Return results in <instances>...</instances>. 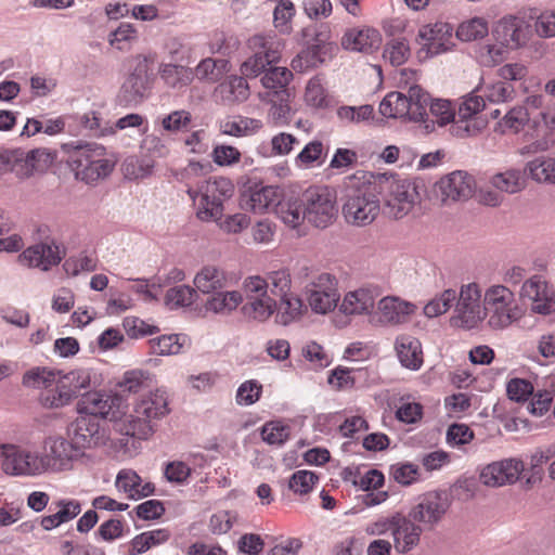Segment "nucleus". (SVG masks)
<instances>
[{
  "label": "nucleus",
  "instance_id": "12",
  "mask_svg": "<svg viewBox=\"0 0 555 555\" xmlns=\"http://www.w3.org/2000/svg\"><path fill=\"white\" fill-rule=\"evenodd\" d=\"M307 221L317 228L330 225L337 214L336 196L326 186H311L302 194Z\"/></svg>",
  "mask_w": 555,
  "mask_h": 555
},
{
  "label": "nucleus",
  "instance_id": "45",
  "mask_svg": "<svg viewBox=\"0 0 555 555\" xmlns=\"http://www.w3.org/2000/svg\"><path fill=\"white\" fill-rule=\"evenodd\" d=\"M228 62L211 57L203 59L193 69V78L201 81L217 82L227 70Z\"/></svg>",
  "mask_w": 555,
  "mask_h": 555
},
{
  "label": "nucleus",
  "instance_id": "43",
  "mask_svg": "<svg viewBox=\"0 0 555 555\" xmlns=\"http://www.w3.org/2000/svg\"><path fill=\"white\" fill-rule=\"evenodd\" d=\"M263 278L268 284L269 294L273 298H280L293 293L292 274L288 269L281 268L279 270L269 271L263 275Z\"/></svg>",
  "mask_w": 555,
  "mask_h": 555
},
{
  "label": "nucleus",
  "instance_id": "39",
  "mask_svg": "<svg viewBox=\"0 0 555 555\" xmlns=\"http://www.w3.org/2000/svg\"><path fill=\"white\" fill-rule=\"evenodd\" d=\"M276 215L288 227L297 228L307 220L302 196L289 197L280 201L276 208Z\"/></svg>",
  "mask_w": 555,
  "mask_h": 555
},
{
  "label": "nucleus",
  "instance_id": "62",
  "mask_svg": "<svg viewBox=\"0 0 555 555\" xmlns=\"http://www.w3.org/2000/svg\"><path fill=\"white\" fill-rule=\"evenodd\" d=\"M324 146L321 141L314 140L309 142L296 156L295 163L299 167H312L315 164L321 165L323 163Z\"/></svg>",
  "mask_w": 555,
  "mask_h": 555
},
{
  "label": "nucleus",
  "instance_id": "1",
  "mask_svg": "<svg viewBox=\"0 0 555 555\" xmlns=\"http://www.w3.org/2000/svg\"><path fill=\"white\" fill-rule=\"evenodd\" d=\"M62 150L68 155L67 163L76 179L88 184L105 179L115 167V160L106 156V149L96 143L68 142Z\"/></svg>",
  "mask_w": 555,
  "mask_h": 555
},
{
  "label": "nucleus",
  "instance_id": "20",
  "mask_svg": "<svg viewBox=\"0 0 555 555\" xmlns=\"http://www.w3.org/2000/svg\"><path fill=\"white\" fill-rule=\"evenodd\" d=\"M67 435L76 451L80 452V456L83 454V450L94 448L104 440L99 418L83 413H80L69 425Z\"/></svg>",
  "mask_w": 555,
  "mask_h": 555
},
{
  "label": "nucleus",
  "instance_id": "21",
  "mask_svg": "<svg viewBox=\"0 0 555 555\" xmlns=\"http://www.w3.org/2000/svg\"><path fill=\"white\" fill-rule=\"evenodd\" d=\"M436 190L443 203L467 201L476 191V181L466 171L456 170L441 178Z\"/></svg>",
  "mask_w": 555,
  "mask_h": 555
},
{
  "label": "nucleus",
  "instance_id": "33",
  "mask_svg": "<svg viewBox=\"0 0 555 555\" xmlns=\"http://www.w3.org/2000/svg\"><path fill=\"white\" fill-rule=\"evenodd\" d=\"M278 190L273 186H256L245 192L241 199V206L255 214L269 211L271 208H278Z\"/></svg>",
  "mask_w": 555,
  "mask_h": 555
},
{
  "label": "nucleus",
  "instance_id": "37",
  "mask_svg": "<svg viewBox=\"0 0 555 555\" xmlns=\"http://www.w3.org/2000/svg\"><path fill=\"white\" fill-rule=\"evenodd\" d=\"M245 78L243 75L230 76L217 87L216 93L223 103H242L248 99L249 86Z\"/></svg>",
  "mask_w": 555,
  "mask_h": 555
},
{
  "label": "nucleus",
  "instance_id": "31",
  "mask_svg": "<svg viewBox=\"0 0 555 555\" xmlns=\"http://www.w3.org/2000/svg\"><path fill=\"white\" fill-rule=\"evenodd\" d=\"M230 282L229 273L222 267L216 264L202 267L193 279L195 289L205 295L225 289Z\"/></svg>",
  "mask_w": 555,
  "mask_h": 555
},
{
  "label": "nucleus",
  "instance_id": "34",
  "mask_svg": "<svg viewBox=\"0 0 555 555\" xmlns=\"http://www.w3.org/2000/svg\"><path fill=\"white\" fill-rule=\"evenodd\" d=\"M395 349L402 366L417 371L423 365L422 344L416 337L399 335L395 341Z\"/></svg>",
  "mask_w": 555,
  "mask_h": 555
},
{
  "label": "nucleus",
  "instance_id": "29",
  "mask_svg": "<svg viewBox=\"0 0 555 555\" xmlns=\"http://www.w3.org/2000/svg\"><path fill=\"white\" fill-rule=\"evenodd\" d=\"M486 107L485 99L476 93H469L463 99L457 109V121L453 129L454 133L460 137L475 135L478 131L475 124L470 119Z\"/></svg>",
  "mask_w": 555,
  "mask_h": 555
},
{
  "label": "nucleus",
  "instance_id": "54",
  "mask_svg": "<svg viewBox=\"0 0 555 555\" xmlns=\"http://www.w3.org/2000/svg\"><path fill=\"white\" fill-rule=\"evenodd\" d=\"M138 40L137 28L129 23H121L115 30L108 35V43L119 50L126 51Z\"/></svg>",
  "mask_w": 555,
  "mask_h": 555
},
{
  "label": "nucleus",
  "instance_id": "16",
  "mask_svg": "<svg viewBox=\"0 0 555 555\" xmlns=\"http://www.w3.org/2000/svg\"><path fill=\"white\" fill-rule=\"evenodd\" d=\"M80 456L72 442L61 436H50L44 439L40 452L43 473H60L70 469L73 462Z\"/></svg>",
  "mask_w": 555,
  "mask_h": 555
},
{
  "label": "nucleus",
  "instance_id": "61",
  "mask_svg": "<svg viewBox=\"0 0 555 555\" xmlns=\"http://www.w3.org/2000/svg\"><path fill=\"white\" fill-rule=\"evenodd\" d=\"M373 106L365 104L361 106H340L337 109V117L346 125L360 124L373 117Z\"/></svg>",
  "mask_w": 555,
  "mask_h": 555
},
{
  "label": "nucleus",
  "instance_id": "22",
  "mask_svg": "<svg viewBox=\"0 0 555 555\" xmlns=\"http://www.w3.org/2000/svg\"><path fill=\"white\" fill-rule=\"evenodd\" d=\"M520 296L531 300V310L540 314L555 312V292L540 275H533L522 283Z\"/></svg>",
  "mask_w": 555,
  "mask_h": 555
},
{
  "label": "nucleus",
  "instance_id": "46",
  "mask_svg": "<svg viewBox=\"0 0 555 555\" xmlns=\"http://www.w3.org/2000/svg\"><path fill=\"white\" fill-rule=\"evenodd\" d=\"M526 169L537 182L555 183V158L537 157L527 164Z\"/></svg>",
  "mask_w": 555,
  "mask_h": 555
},
{
  "label": "nucleus",
  "instance_id": "41",
  "mask_svg": "<svg viewBox=\"0 0 555 555\" xmlns=\"http://www.w3.org/2000/svg\"><path fill=\"white\" fill-rule=\"evenodd\" d=\"M188 340L183 334L160 335L149 340L150 351L155 356L179 354Z\"/></svg>",
  "mask_w": 555,
  "mask_h": 555
},
{
  "label": "nucleus",
  "instance_id": "6",
  "mask_svg": "<svg viewBox=\"0 0 555 555\" xmlns=\"http://www.w3.org/2000/svg\"><path fill=\"white\" fill-rule=\"evenodd\" d=\"M380 211V201L370 184L348 188L343 204L345 220L353 225L372 223Z\"/></svg>",
  "mask_w": 555,
  "mask_h": 555
},
{
  "label": "nucleus",
  "instance_id": "18",
  "mask_svg": "<svg viewBox=\"0 0 555 555\" xmlns=\"http://www.w3.org/2000/svg\"><path fill=\"white\" fill-rule=\"evenodd\" d=\"M417 38L423 42L417 52L418 57H431L449 51L454 46L453 27L444 22L422 26Z\"/></svg>",
  "mask_w": 555,
  "mask_h": 555
},
{
  "label": "nucleus",
  "instance_id": "32",
  "mask_svg": "<svg viewBox=\"0 0 555 555\" xmlns=\"http://www.w3.org/2000/svg\"><path fill=\"white\" fill-rule=\"evenodd\" d=\"M293 78V73L284 66H270L261 77V85L266 92L259 93V99L266 101L270 96H284L291 94L287 86Z\"/></svg>",
  "mask_w": 555,
  "mask_h": 555
},
{
  "label": "nucleus",
  "instance_id": "52",
  "mask_svg": "<svg viewBox=\"0 0 555 555\" xmlns=\"http://www.w3.org/2000/svg\"><path fill=\"white\" fill-rule=\"evenodd\" d=\"M291 94L284 96H270L266 101L271 102L272 105L268 113L269 121L274 126H286L292 119V109L288 104Z\"/></svg>",
  "mask_w": 555,
  "mask_h": 555
},
{
  "label": "nucleus",
  "instance_id": "2",
  "mask_svg": "<svg viewBox=\"0 0 555 555\" xmlns=\"http://www.w3.org/2000/svg\"><path fill=\"white\" fill-rule=\"evenodd\" d=\"M430 94L420 85L409 86L408 94L397 91L388 93L379 103V113L387 118H400L420 124L425 133L434 132V124L426 117Z\"/></svg>",
  "mask_w": 555,
  "mask_h": 555
},
{
  "label": "nucleus",
  "instance_id": "60",
  "mask_svg": "<svg viewBox=\"0 0 555 555\" xmlns=\"http://www.w3.org/2000/svg\"><path fill=\"white\" fill-rule=\"evenodd\" d=\"M514 88L505 81H496L483 88L485 103L500 104L511 101L514 98Z\"/></svg>",
  "mask_w": 555,
  "mask_h": 555
},
{
  "label": "nucleus",
  "instance_id": "64",
  "mask_svg": "<svg viewBox=\"0 0 555 555\" xmlns=\"http://www.w3.org/2000/svg\"><path fill=\"white\" fill-rule=\"evenodd\" d=\"M262 393V385L256 379H249L242 383L235 395V401L238 405L248 406L256 403Z\"/></svg>",
  "mask_w": 555,
  "mask_h": 555
},
{
  "label": "nucleus",
  "instance_id": "35",
  "mask_svg": "<svg viewBox=\"0 0 555 555\" xmlns=\"http://www.w3.org/2000/svg\"><path fill=\"white\" fill-rule=\"evenodd\" d=\"M275 322L283 326L299 321L306 312L302 299L294 293L275 299Z\"/></svg>",
  "mask_w": 555,
  "mask_h": 555
},
{
  "label": "nucleus",
  "instance_id": "24",
  "mask_svg": "<svg viewBox=\"0 0 555 555\" xmlns=\"http://www.w3.org/2000/svg\"><path fill=\"white\" fill-rule=\"evenodd\" d=\"M133 68L120 89V96L127 104L140 101L149 85V56L139 54L133 57Z\"/></svg>",
  "mask_w": 555,
  "mask_h": 555
},
{
  "label": "nucleus",
  "instance_id": "17",
  "mask_svg": "<svg viewBox=\"0 0 555 555\" xmlns=\"http://www.w3.org/2000/svg\"><path fill=\"white\" fill-rule=\"evenodd\" d=\"M449 506L446 492L430 491L418 498L408 515L424 529L430 530L441 521Z\"/></svg>",
  "mask_w": 555,
  "mask_h": 555
},
{
  "label": "nucleus",
  "instance_id": "30",
  "mask_svg": "<svg viewBox=\"0 0 555 555\" xmlns=\"http://www.w3.org/2000/svg\"><path fill=\"white\" fill-rule=\"evenodd\" d=\"M393 542L397 551L405 553L415 547L423 531V527L411 519L409 515L395 514Z\"/></svg>",
  "mask_w": 555,
  "mask_h": 555
},
{
  "label": "nucleus",
  "instance_id": "55",
  "mask_svg": "<svg viewBox=\"0 0 555 555\" xmlns=\"http://www.w3.org/2000/svg\"><path fill=\"white\" fill-rule=\"evenodd\" d=\"M211 171V165L207 160H190L185 167L176 172V179L184 183L188 188L196 179L207 176Z\"/></svg>",
  "mask_w": 555,
  "mask_h": 555
},
{
  "label": "nucleus",
  "instance_id": "14",
  "mask_svg": "<svg viewBox=\"0 0 555 555\" xmlns=\"http://www.w3.org/2000/svg\"><path fill=\"white\" fill-rule=\"evenodd\" d=\"M417 307L398 296H385L376 300L375 310L371 314V325L379 327H397L411 321Z\"/></svg>",
  "mask_w": 555,
  "mask_h": 555
},
{
  "label": "nucleus",
  "instance_id": "44",
  "mask_svg": "<svg viewBox=\"0 0 555 555\" xmlns=\"http://www.w3.org/2000/svg\"><path fill=\"white\" fill-rule=\"evenodd\" d=\"M59 380L73 398L78 397L81 390L90 387L91 374L89 370L77 369L66 374L59 372Z\"/></svg>",
  "mask_w": 555,
  "mask_h": 555
},
{
  "label": "nucleus",
  "instance_id": "27",
  "mask_svg": "<svg viewBox=\"0 0 555 555\" xmlns=\"http://www.w3.org/2000/svg\"><path fill=\"white\" fill-rule=\"evenodd\" d=\"M120 405V399L106 392H88L78 402V412L85 415L115 418Z\"/></svg>",
  "mask_w": 555,
  "mask_h": 555
},
{
  "label": "nucleus",
  "instance_id": "28",
  "mask_svg": "<svg viewBox=\"0 0 555 555\" xmlns=\"http://www.w3.org/2000/svg\"><path fill=\"white\" fill-rule=\"evenodd\" d=\"M380 44V33L369 26L351 28L345 33L341 39L344 49L366 54L376 51Z\"/></svg>",
  "mask_w": 555,
  "mask_h": 555
},
{
  "label": "nucleus",
  "instance_id": "36",
  "mask_svg": "<svg viewBox=\"0 0 555 555\" xmlns=\"http://www.w3.org/2000/svg\"><path fill=\"white\" fill-rule=\"evenodd\" d=\"M243 304L240 291H218L206 300L204 308L207 312L219 315H229Z\"/></svg>",
  "mask_w": 555,
  "mask_h": 555
},
{
  "label": "nucleus",
  "instance_id": "49",
  "mask_svg": "<svg viewBox=\"0 0 555 555\" xmlns=\"http://www.w3.org/2000/svg\"><path fill=\"white\" fill-rule=\"evenodd\" d=\"M59 380V372L47 367H35L24 374L23 384L27 387L48 390Z\"/></svg>",
  "mask_w": 555,
  "mask_h": 555
},
{
  "label": "nucleus",
  "instance_id": "3",
  "mask_svg": "<svg viewBox=\"0 0 555 555\" xmlns=\"http://www.w3.org/2000/svg\"><path fill=\"white\" fill-rule=\"evenodd\" d=\"M234 185L230 179L219 177L203 181L197 188L189 186L186 194L196 207V216L202 221H217L223 212V202L230 198Z\"/></svg>",
  "mask_w": 555,
  "mask_h": 555
},
{
  "label": "nucleus",
  "instance_id": "53",
  "mask_svg": "<svg viewBox=\"0 0 555 555\" xmlns=\"http://www.w3.org/2000/svg\"><path fill=\"white\" fill-rule=\"evenodd\" d=\"M74 398L65 388H63L60 380L53 387L44 390L39 396L40 404L46 409H60L68 405Z\"/></svg>",
  "mask_w": 555,
  "mask_h": 555
},
{
  "label": "nucleus",
  "instance_id": "57",
  "mask_svg": "<svg viewBox=\"0 0 555 555\" xmlns=\"http://www.w3.org/2000/svg\"><path fill=\"white\" fill-rule=\"evenodd\" d=\"M291 428L280 421L266 423L261 429L263 441L271 446H283L289 438Z\"/></svg>",
  "mask_w": 555,
  "mask_h": 555
},
{
  "label": "nucleus",
  "instance_id": "9",
  "mask_svg": "<svg viewBox=\"0 0 555 555\" xmlns=\"http://www.w3.org/2000/svg\"><path fill=\"white\" fill-rule=\"evenodd\" d=\"M168 399L163 390H156L143 397L134 408L129 421L127 435L138 439H147L153 433L152 421L168 414Z\"/></svg>",
  "mask_w": 555,
  "mask_h": 555
},
{
  "label": "nucleus",
  "instance_id": "42",
  "mask_svg": "<svg viewBox=\"0 0 555 555\" xmlns=\"http://www.w3.org/2000/svg\"><path fill=\"white\" fill-rule=\"evenodd\" d=\"M490 183L500 192L515 194L525 189L526 179L519 169L511 168L493 175Z\"/></svg>",
  "mask_w": 555,
  "mask_h": 555
},
{
  "label": "nucleus",
  "instance_id": "7",
  "mask_svg": "<svg viewBox=\"0 0 555 555\" xmlns=\"http://www.w3.org/2000/svg\"><path fill=\"white\" fill-rule=\"evenodd\" d=\"M56 157L55 152L39 147L30 151L22 149L0 152V170L12 171L20 178H28L35 171L48 169Z\"/></svg>",
  "mask_w": 555,
  "mask_h": 555
},
{
  "label": "nucleus",
  "instance_id": "51",
  "mask_svg": "<svg viewBox=\"0 0 555 555\" xmlns=\"http://www.w3.org/2000/svg\"><path fill=\"white\" fill-rule=\"evenodd\" d=\"M411 55L409 41L405 38H393L389 40L384 49L383 57L392 66L404 64Z\"/></svg>",
  "mask_w": 555,
  "mask_h": 555
},
{
  "label": "nucleus",
  "instance_id": "11",
  "mask_svg": "<svg viewBox=\"0 0 555 555\" xmlns=\"http://www.w3.org/2000/svg\"><path fill=\"white\" fill-rule=\"evenodd\" d=\"M451 324L464 330L477 328L485 321L483 296L480 286L473 282L461 286Z\"/></svg>",
  "mask_w": 555,
  "mask_h": 555
},
{
  "label": "nucleus",
  "instance_id": "50",
  "mask_svg": "<svg viewBox=\"0 0 555 555\" xmlns=\"http://www.w3.org/2000/svg\"><path fill=\"white\" fill-rule=\"evenodd\" d=\"M488 33V22L482 17H473L459 25L456 37L461 41L470 42L485 38Z\"/></svg>",
  "mask_w": 555,
  "mask_h": 555
},
{
  "label": "nucleus",
  "instance_id": "4",
  "mask_svg": "<svg viewBox=\"0 0 555 555\" xmlns=\"http://www.w3.org/2000/svg\"><path fill=\"white\" fill-rule=\"evenodd\" d=\"M485 320L491 330H504L518 318V307L509 287L495 284L483 293Z\"/></svg>",
  "mask_w": 555,
  "mask_h": 555
},
{
  "label": "nucleus",
  "instance_id": "13",
  "mask_svg": "<svg viewBox=\"0 0 555 555\" xmlns=\"http://www.w3.org/2000/svg\"><path fill=\"white\" fill-rule=\"evenodd\" d=\"M1 466L11 476H41L43 467L40 452L15 444H3L0 448Z\"/></svg>",
  "mask_w": 555,
  "mask_h": 555
},
{
  "label": "nucleus",
  "instance_id": "58",
  "mask_svg": "<svg viewBox=\"0 0 555 555\" xmlns=\"http://www.w3.org/2000/svg\"><path fill=\"white\" fill-rule=\"evenodd\" d=\"M506 57L505 47L500 44H482L476 50L478 63L485 67H494Z\"/></svg>",
  "mask_w": 555,
  "mask_h": 555
},
{
  "label": "nucleus",
  "instance_id": "25",
  "mask_svg": "<svg viewBox=\"0 0 555 555\" xmlns=\"http://www.w3.org/2000/svg\"><path fill=\"white\" fill-rule=\"evenodd\" d=\"M378 297L376 287H359L345 294L338 306L339 311L345 315H366L371 324V314Z\"/></svg>",
  "mask_w": 555,
  "mask_h": 555
},
{
  "label": "nucleus",
  "instance_id": "59",
  "mask_svg": "<svg viewBox=\"0 0 555 555\" xmlns=\"http://www.w3.org/2000/svg\"><path fill=\"white\" fill-rule=\"evenodd\" d=\"M80 124L94 137H106L114 134L113 125L109 121L104 120L96 112H89L83 114L80 118Z\"/></svg>",
  "mask_w": 555,
  "mask_h": 555
},
{
  "label": "nucleus",
  "instance_id": "47",
  "mask_svg": "<svg viewBox=\"0 0 555 555\" xmlns=\"http://www.w3.org/2000/svg\"><path fill=\"white\" fill-rule=\"evenodd\" d=\"M544 386L545 388L538 390L528 404L529 412L534 416L544 415L550 410L555 397V378L547 377Z\"/></svg>",
  "mask_w": 555,
  "mask_h": 555
},
{
  "label": "nucleus",
  "instance_id": "19",
  "mask_svg": "<svg viewBox=\"0 0 555 555\" xmlns=\"http://www.w3.org/2000/svg\"><path fill=\"white\" fill-rule=\"evenodd\" d=\"M524 470L525 464L520 459L509 457L486 465L479 479L486 487L499 488L516 483Z\"/></svg>",
  "mask_w": 555,
  "mask_h": 555
},
{
  "label": "nucleus",
  "instance_id": "26",
  "mask_svg": "<svg viewBox=\"0 0 555 555\" xmlns=\"http://www.w3.org/2000/svg\"><path fill=\"white\" fill-rule=\"evenodd\" d=\"M493 36L505 48L518 49L527 42V27L521 17L506 15L498 21Z\"/></svg>",
  "mask_w": 555,
  "mask_h": 555
},
{
  "label": "nucleus",
  "instance_id": "40",
  "mask_svg": "<svg viewBox=\"0 0 555 555\" xmlns=\"http://www.w3.org/2000/svg\"><path fill=\"white\" fill-rule=\"evenodd\" d=\"M455 108L449 100L433 99L428 101L426 107V117L434 124V131L436 127H444L446 125L455 120Z\"/></svg>",
  "mask_w": 555,
  "mask_h": 555
},
{
  "label": "nucleus",
  "instance_id": "10",
  "mask_svg": "<svg viewBox=\"0 0 555 555\" xmlns=\"http://www.w3.org/2000/svg\"><path fill=\"white\" fill-rule=\"evenodd\" d=\"M248 48L251 55L241 65V74L255 78L280 61L283 44L273 36L255 35L249 38Z\"/></svg>",
  "mask_w": 555,
  "mask_h": 555
},
{
  "label": "nucleus",
  "instance_id": "8",
  "mask_svg": "<svg viewBox=\"0 0 555 555\" xmlns=\"http://www.w3.org/2000/svg\"><path fill=\"white\" fill-rule=\"evenodd\" d=\"M420 184L412 179H387L383 188L384 210L393 219L406 216L420 203Z\"/></svg>",
  "mask_w": 555,
  "mask_h": 555
},
{
  "label": "nucleus",
  "instance_id": "63",
  "mask_svg": "<svg viewBox=\"0 0 555 555\" xmlns=\"http://www.w3.org/2000/svg\"><path fill=\"white\" fill-rule=\"evenodd\" d=\"M319 481V477L317 474L310 470H297L295 472L289 480L288 488L295 494H307L312 491L314 485Z\"/></svg>",
  "mask_w": 555,
  "mask_h": 555
},
{
  "label": "nucleus",
  "instance_id": "15",
  "mask_svg": "<svg viewBox=\"0 0 555 555\" xmlns=\"http://www.w3.org/2000/svg\"><path fill=\"white\" fill-rule=\"evenodd\" d=\"M306 298L311 310L317 314H327L337 306L340 298L338 281L330 273L314 276L305 288Z\"/></svg>",
  "mask_w": 555,
  "mask_h": 555
},
{
  "label": "nucleus",
  "instance_id": "38",
  "mask_svg": "<svg viewBox=\"0 0 555 555\" xmlns=\"http://www.w3.org/2000/svg\"><path fill=\"white\" fill-rule=\"evenodd\" d=\"M158 74L164 83L172 89H182L193 81V68L176 63H162Z\"/></svg>",
  "mask_w": 555,
  "mask_h": 555
},
{
  "label": "nucleus",
  "instance_id": "5",
  "mask_svg": "<svg viewBox=\"0 0 555 555\" xmlns=\"http://www.w3.org/2000/svg\"><path fill=\"white\" fill-rule=\"evenodd\" d=\"M240 292L245 300L241 311L247 320L263 323L274 314L275 298L270 296L263 275L246 276Z\"/></svg>",
  "mask_w": 555,
  "mask_h": 555
},
{
  "label": "nucleus",
  "instance_id": "48",
  "mask_svg": "<svg viewBox=\"0 0 555 555\" xmlns=\"http://www.w3.org/2000/svg\"><path fill=\"white\" fill-rule=\"evenodd\" d=\"M153 383V375L143 370L127 371L118 386L121 391L129 393H137L143 389L151 387Z\"/></svg>",
  "mask_w": 555,
  "mask_h": 555
},
{
  "label": "nucleus",
  "instance_id": "56",
  "mask_svg": "<svg viewBox=\"0 0 555 555\" xmlns=\"http://www.w3.org/2000/svg\"><path fill=\"white\" fill-rule=\"evenodd\" d=\"M195 297V288L189 285H178L166 292L165 302L170 309L188 307L193 304Z\"/></svg>",
  "mask_w": 555,
  "mask_h": 555
},
{
  "label": "nucleus",
  "instance_id": "23",
  "mask_svg": "<svg viewBox=\"0 0 555 555\" xmlns=\"http://www.w3.org/2000/svg\"><path fill=\"white\" fill-rule=\"evenodd\" d=\"M62 258L60 246L51 241L27 247L18 255V262L27 268L49 271L52 267L57 266Z\"/></svg>",
  "mask_w": 555,
  "mask_h": 555
}]
</instances>
